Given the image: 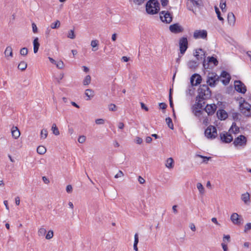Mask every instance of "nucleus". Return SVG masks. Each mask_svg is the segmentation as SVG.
<instances>
[{
    "instance_id": "1",
    "label": "nucleus",
    "mask_w": 251,
    "mask_h": 251,
    "mask_svg": "<svg viewBox=\"0 0 251 251\" xmlns=\"http://www.w3.org/2000/svg\"><path fill=\"white\" fill-rule=\"evenodd\" d=\"M159 3L156 0H150L146 4V11L149 14H155L160 9Z\"/></svg>"
},
{
    "instance_id": "2",
    "label": "nucleus",
    "mask_w": 251,
    "mask_h": 251,
    "mask_svg": "<svg viewBox=\"0 0 251 251\" xmlns=\"http://www.w3.org/2000/svg\"><path fill=\"white\" fill-rule=\"evenodd\" d=\"M187 6L189 10L196 14L197 10H199L202 6L201 0H188Z\"/></svg>"
},
{
    "instance_id": "3",
    "label": "nucleus",
    "mask_w": 251,
    "mask_h": 251,
    "mask_svg": "<svg viewBox=\"0 0 251 251\" xmlns=\"http://www.w3.org/2000/svg\"><path fill=\"white\" fill-rule=\"evenodd\" d=\"M198 96L201 99H206L210 98L211 96V92L206 85H201L198 89Z\"/></svg>"
},
{
    "instance_id": "4",
    "label": "nucleus",
    "mask_w": 251,
    "mask_h": 251,
    "mask_svg": "<svg viewBox=\"0 0 251 251\" xmlns=\"http://www.w3.org/2000/svg\"><path fill=\"white\" fill-rule=\"evenodd\" d=\"M240 109L241 113L245 116H251V105L244 100L243 102H240Z\"/></svg>"
},
{
    "instance_id": "5",
    "label": "nucleus",
    "mask_w": 251,
    "mask_h": 251,
    "mask_svg": "<svg viewBox=\"0 0 251 251\" xmlns=\"http://www.w3.org/2000/svg\"><path fill=\"white\" fill-rule=\"evenodd\" d=\"M204 134L208 139H215L217 136V129L214 126H210L205 129Z\"/></svg>"
},
{
    "instance_id": "6",
    "label": "nucleus",
    "mask_w": 251,
    "mask_h": 251,
    "mask_svg": "<svg viewBox=\"0 0 251 251\" xmlns=\"http://www.w3.org/2000/svg\"><path fill=\"white\" fill-rule=\"evenodd\" d=\"M193 37L195 39H202L207 40V32L204 29L196 30L193 33Z\"/></svg>"
},
{
    "instance_id": "7",
    "label": "nucleus",
    "mask_w": 251,
    "mask_h": 251,
    "mask_svg": "<svg viewBox=\"0 0 251 251\" xmlns=\"http://www.w3.org/2000/svg\"><path fill=\"white\" fill-rule=\"evenodd\" d=\"M180 53L183 55L188 48V40L186 37H182L179 40Z\"/></svg>"
},
{
    "instance_id": "8",
    "label": "nucleus",
    "mask_w": 251,
    "mask_h": 251,
    "mask_svg": "<svg viewBox=\"0 0 251 251\" xmlns=\"http://www.w3.org/2000/svg\"><path fill=\"white\" fill-rule=\"evenodd\" d=\"M195 56L196 57L197 61H203V67L205 68V51L201 49L196 50Z\"/></svg>"
},
{
    "instance_id": "9",
    "label": "nucleus",
    "mask_w": 251,
    "mask_h": 251,
    "mask_svg": "<svg viewBox=\"0 0 251 251\" xmlns=\"http://www.w3.org/2000/svg\"><path fill=\"white\" fill-rule=\"evenodd\" d=\"M219 81L218 76L213 74H209L207 75L206 82L211 87L215 86L216 82Z\"/></svg>"
},
{
    "instance_id": "10",
    "label": "nucleus",
    "mask_w": 251,
    "mask_h": 251,
    "mask_svg": "<svg viewBox=\"0 0 251 251\" xmlns=\"http://www.w3.org/2000/svg\"><path fill=\"white\" fill-rule=\"evenodd\" d=\"M247 140L244 135H239L234 139L233 144L235 147L245 146L247 144Z\"/></svg>"
},
{
    "instance_id": "11",
    "label": "nucleus",
    "mask_w": 251,
    "mask_h": 251,
    "mask_svg": "<svg viewBox=\"0 0 251 251\" xmlns=\"http://www.w3.org/2000/svg\"><path fill=\"white\" fill-rule=\"evenodd\" d=\"M160 18L163 22L166 23H170L172 21V16L171 14L164 11L160 13Z\"/></svg>"
},
{
    "instance_id": "12",
    "label": "nucleus",
    "mask_w": 251,
    "mask_h": 251,
    "mask_svg": "<svg viewBox=\"0 0 251 251\" xmlns=\"http://www.w3.org/2000/svg\"><path fill=\"white\" fill-rule=\"evenodd\" d=\"M234 87L237 92L243 94L245 93L247 90L245 85L240 80L234 82Z\"/></svg>"
},
{
    "instance_id": "13",
    "label": "nucleus",
    "mask_w": 251,
    "mask_h": 251,
    "mask_svg": "<svg viewBox=\"0 0 251 251\" xmlns=\"http://www.w3.org/2000/svg\"><path fill=\"white\" fill-rule=\"evenodd\" d=\"M230 220L233 224L236 225H240L242 224L243 219L236 213H233L230 216Z\"/></svg>"
},
{
    "instance_id": "14",
    "label": "nucleus",
    "mask_w": 251,
    "mask_h": 251,
    "mask_svg": "<svg viewBox=\"0 0 251 251\" xmlns=\"http://www.w3.org/2000/svg\"><path fill=\"white\" fill-rule=\"evenodd\" d=\"M221 140L225 143H230L233 140L232 135L227 132H223L220 134Z\"/></svg>"
},
{
    "instance_id": "15",
    "label": "nucleus",
    "mask_w": 251,
    "mask_h": 251,
    "mask_svg": "<svg viewBox=\"0 0 251 251\" xmlns=\"http://www.w3.org/2000/svg\"><path fill=\"white\" fill-rule=\"evenodd\" d=\"M190 81L192 85L197 86L201 82V76L199 74H194L191 76Z\"/></svg>"
},
{
    "instance_id": "16",
    "label": "nucleus",
    "mask_w": 251,
    "mask_h": 251,
    "mask_svg": "<svg viewBox=\"0 0 251 251\" xmlns=\"http://www.w3.org/2000/svg\"><path fill=\"white\" fill-rule=\"evenodd\" d=\"M217 109V106L215 104H207L204 110L208 115H212Z\"/></svg>"
},
{
    "instance_id": "17",
    "label": "nucleus",
    "mask_w": 251,
    "mask_h": 251,
    "mask_svg": "<svg viewBox=\"0 0 251 251\" xmlns=\"http://www.w3.org/2000/svg\"><path fill=\"white\" fill-rule=\"evenodd\" d=\"M221 77L224 78V79L222 80V82L225 85L227 84L230 80V75L226 71H223L221 75Z\"/></svg>"
},
{
    "instance_id": "18",
    "label": "nucleus",
    "mask_w": 251,
    "mask_h": 251,
    "mask_svg": "<svg viewBox=\"0 0 251 251\" xmlns=\"http://www.w3.org/2000/svg\"><path fill=\"white\" fill-rule=\"evenodd\" d=\"M169 29L172 32L177 33L182 31V29L178 24H173L170 26Z\"/></svg>"
},
{
    "instance_id": "19",
    "label": "nucleus",
    "mask_w": 251,
    "mask_h": 251,
    "mask_svg": "<svg viewBox=\"0 0 251 251\" xmlns=\"http://www.w3.org/2000/svg\"><path fill=\"white\" fill-rule=\"evenodd\" d=\"M218 118L221 120H224L227 118V114L226 111L223 109L218 110L217 112Z\"/></svg>"
},
{
    "instance_id": "20",
    "label": "nucleus",
    "mask_w": 251,
    "mask_h": 251,
    "mask_svg": "<svg viewBox=\"0 0 251 251\" xmlns=\"http://www.w3.org/2000/svg\"><path fill=\"white\" fill-rule=\"evenodd\" d=\"M241 199L246 204H249L250 203V195L248 192L242 194L241 196Z\"/></svg>"
},
{
    "instance_id": "21",
    "label": "nucleus",
    "mask_w": 251,
    "mask_h": 251,
    "mask_svg": "<svg viewBox=\"0 0 251 251\" xmlns=\"http://www.w3.org/2000/svg\"><path fill=\"white\" fill-rule=\"evenodd\" d=\"M174 160L172 157L168 158L165 161L166 167L170 170H171L174 168Z\"/></svg>"
},
{
    "instance_id": "22",
    "label": "nucleus",
    "mask_w": 251,
    "mask_h": 251,
    "mask_svg": "<svg viewBox=\"0 0 251 251\" xmlns=\"http://www.w3.org/2000/svg\"><path fill=\"white\" fill-rule=\"evenodd\" d=\"M227 21L228 24L231 25H234L236 21L235 16L233 13H229L227 15Z\"/></svg>"
},
{
    "instance_id": "23",
    "label": "nucleus",
    "mask_w": 251,
    "mask_h": 251,
    "mask_svg": "<svg viewBox=\"0 0 251 251\" xmlns=\"http://www.w3.org/2000/svg\"><path fill=\"white\" fill-rule=\"evenodd\" d=\"M11 133L12 137L16 139L20 136V131L17 126H13L11 128Z\"/></svg>"
},
{
    "instance_id": "24",
    "label": "nucleus",
    "mask_w": 251,
    "mask_h": 251,
    "mask_svg": "<svg viewBox=\"0 0 251 251\" xmlns=\"http://www.w3.org/2000/svg\"><path fill=\"white\" fill-rule=\"evenodd\" d=\"M12 48L10 46L7 47L5 51H4V54L5 57L9 59L10 58H11L13 57V51H12Z\"/></svg>"
},
{
    "instance_id": "25",
    "label": "nucleus",
    "mask_w": 251,
    "mask_h": 251,
    "mask_svg": "<svg viewBox=\"0 0 251 251\" xmlns=\"http://www.w3.org/2000/svg\"><path fill=\"white\" fill-rule=\"evenodd\" d=\"M38 40L39 39L38 37H36L33 40V51L35 53L37 52L40 46Z\"/></svg>"
},
{
    "instance_id": "26",
    "label": "nucleus",
    "mask_w": 251,
    "mask_h": 251,
    "mask_svg": "<svg viewBox=\"0 0 251 251\" xmlns=\"http://www.w3.org/2000/svg\"><path fill=\"white\" fill-rule=\"evenodd\" d=\"M239 130V127L236 126V124L235 123H233L229 131L231 133L236 134L238 133Z\"/></svg>"
},
{
    "instance_id": "27",
    "label": "nucleus",
    "mask_w": 251,
    "mask_h": 251,
    "mask_svg": "<svg viewBox=\"0 0 251 251\" xmlns=\"http://www.w3.org/2000/svg\"><path fill=\"white\" fill-rule=\"evenodd\" d=\"M199 65L198 61L196 60H190L188 63V66L190 69H195Z\"/></svg>"
},
{
    "instance_id": "28",
    "label": "nucleus",
    "mask_w": 251,
    "mask_h": 251,
    "mask_svg": "<svg viewBox=\"0 0 251 251\" xmlns=\"http://www.w3.org/2000/svg\"><path fill=\"white\" fill-rule=\"evenodd\" d=\"M85 95L88 98L87 100H89L94 96V92L91 89H86L85 91Z\"/></svg>"
},
{
    "instance_id": "29",
    "label": "nucleus",
    "mask_w": 251,
    "mask_h": 251,
    "mask_svg": "<svg viewBox=\"0 0 251 251\" xmlns=\"http://www.w3.org/2000/svg\"><path fill=\"white\" fill-rule=\"evenodd\" d=\"M37 152L40 154H44L46 152V148L43 146H39L37 149Z\"/></svg>"
},
{
    "instance_id": "30",
    "label": "nucleus",
    "mask_w": 251,
    "mask_h": 251,
    "mask_svg": "<svg viewBox=\"0 0 251 251\" xmlns=\"http://www.w3.org/2000/svg\"><path fill=\"white\" fill-rule=\"evenodd\" d=\"M51 130L52 133L56 136L59 135L60 134L59 131L56 126L55 124H53L51 127Z\"/></svg>"
},
{
    "instance_id": "31",
    "label": "nucleus",
    "mask_w": 251,
    "mask_h": 251,
    "mask_svg": "<svg viewBox=\"0 0 251 251\" xmlns=\"http://www.w3.org/2000/svg\"><path fill=\"white\" fill-rule=\"evenodd\" d=\"M138 241H139L138 235L137 233H136L134 235V245H133V249H134V250H135V251H138L137 244L138 243Z\"/></svg>"
},
{
    "instance_id": "32",
    "label": "nucleus",
    "mask_w": 251,
    "mask_h": 251,
    "mask_svg": "<svg viewBox=\"0 0 251 251\" xmlns=\"http://www.w3.org/2000/svg\"><path fill=\"white\" fill-rule=\"evenodd\" d=\"M98 41L97 40H92L91 43V45L92 47V50L95 51L98 50L96 47L98 46Z\"/></svg>"
},
{
    "instance_id": "33",
    "label": "nucleus",
    "mask_w": 251,
    "mask_h": 251,
    "mask_svg": "<svg viewBox=\"0 0 251 251\" xmlns=\"http://www.w3.org/2000/svg\"><path fill=\"white\" fill-rule=\"evenodd\" d=\"M46 233V230L43 227H40L38 231V235L40 237H44Z\"/></svg>"
},
{
    "instance_id": "34",
    "label": "nucleus",
    "mask_w": 251,
    "mask_h": 251,
    "mask_svg": "<svg viewBox=\"0 0 251 251\" xmlns=\"http://www.w3.org/2000/svg\"><path fill=\"white\" fill-rule=\"evenodd\" d=\"M18 67L19 69L24 71L26 68L27 64L25 61H22L19 63Z\"/></svg>"
},
{
    "instance_id": "35",
    "label": "nucleus",
    "mask_w": 251,
    "mask_h": 251,
    "mask_svg": "<svg viewBox=\"0 0 251 251\" xmlns=\"http://www.w3.org/2000/svg\"><path fill=\"white\" fill-rule=\"evenodd\" d=\"M60 26V22L58 20H56L54 23H52L50 25V27L52 29L58 28Z\"/></svg>"
},
{
    "instance_id": "36",
    "label": "nucleus",
    "mask_w": 251,
    "mask_h": 251,
    "mask_svg": "<svg viewBox=\"0 0 251 251\" xmlns=\"http://www.w3.org/2000/svg\"><path fill=\"white\" fill-rule=\"evenodd\" d=\"M197 187L199 190L200 193L203 194L204 193V188L201 183H198L197 184Z\"/></svg>"
},
{
    "instance_id": "37",
    "label": "nucleus",
    "mask_w": 251,
    "mask_h": 251,
    "mask_svg": "<svg viewBox=\"0 0 251 251\" xmlns=\"http://www.w3.org/2000/svg\"><path fill=\"white\" fill-rule=\"evenodd\" d=\"M166 123L169 128L173 129L174 128V125L172 119L170 117L166 119Z\"/></svg>"
},
{
    "instance_id": "38",
    "label": "nucleus",
    "mask_w": 251,
    "mask_h": 251,
    "mask_svg": "<svg viewBox=\"0 0 251 251\" xmlns=\"http://www.w3.org/2000/svg\"><path fill=\"white\" fill-rule=\"evenodd\" d=\"M208 59V62L209 63H213L215 65H217L218 63V61H217V59L215 57L212 56V57H208L207 58Z\"/></svg>"
},
{
    "instance_id": "39",
    "label": "nucleus",
    "mask_w": 251,
    "mask_h": 251,
    "mask_svg": "<svg viewBox=\"0 0 251 251\" xmlns=\"http://www.w3.org/2000/svg\"><path fill=\"white\" fill-rule=\"evenodd\" d=\"M55 65L56 67L59 69H62L64 67V64L62 60H59L56 62Z\"/></svg>"
},
{
    "instance_id": "40",
    "label": "nucleus",
    "mask_w": 251,
    "mask_h": 251,
    "mask_svg": "<svg viewBox=\"0 0 251 251\" xmlns=\"http://www.w3.org/2000/svg\"><path fill=\"white\" fill-rule=\"evenodd\" d=\"M48 131L47 129H43L41 131V138H42V139H45L47 138V136H48Z\"/></svg>"
},
{
    "instance_id": "41",
    "label": "nucleus",
    "mask_w": 251,
    "mask_h": 251,
    "mask_svg": "<svg viewBox=\"0 0 251 251\" xmlns=\"http://www.w3.org/2000/svg\"><path fill=\"white\" fill-rule=\"evenodd\" d=\"M108 108L109 111H116L117 110L116 105L114 104L111 103L108 105Z\"/></svg>"
},
{
    "instance_id": "42",
    "label": "nucleus",
    "mask_w": 251,
    "mask_h": 251,
    "mask_svg": "<svg viewBox=\"0 0 251 251\" xmlns=\"http://www.w3.org/2000/svg\"><path fill=\"white\" fill-rule=\"evenodd\" d=\"M53 236V231L52 230H50L48 231V233L46 235V239L50 240L51 239Z\"/></svg>"
},
{
    "instance_id": "43",
    "label": "nucleus",
    "mask_w": 251,
    "mask_h": 251,
    "mask_svg": "<svg viewBox=\"0 0 251 251\" xmlns=\"http://www.w3.org/2000/svg\"><path fill=\"white\" fill-rule=\"evenodd\" d=\"M215 12H216V14L217 15V17H218V19L220 21H221L223 22L224 20L223 18V17H222L221 16V13H220V11L219 9L217 7H215Z\"/></svg>"
},
{
    "instance_id": "44",
    "label": "nucleus",
    "mask_w": 251,
    "mask_h": 251,
    "mask_svg": "<svg viewBox=\"0 0 251 251\" xmlns=\"http://www.w3.org/2000/svg\"><path fill=\"white\" fill-rule=\"evenodd\" d=\"M91 82V76L89 75H87L83 80V84L84 85H88Z\"/></svg>"
},
{
    "instance_id": "45",
    "label": "nucleus",
    "mask_w": 251,
    "mask_h": 251,
    "mask_svg": "<svg viewBox=\"0 0 251 251\" xmlns=\"http://www.w3.org/2000/svg\"><path fill=\"white\" fill-rule=\"evenodd\" d=\"M220 8L222 9V11H226V2L225 0H221L220 2Z\"/></svg>"
},
{
    "instance_id": "46",
    "label": "nucleus",
    "mask_w": 251,
    "mask_h": 251,
    "mask_svg": "<svg viewBox=\"0 0 251 251\" xmlns=\"http://www.w3.org/2000/svg\"><path fill=\"white\" fill-rule=\"evenodd\" d=\"M67 37L70 39H75V35L74 33V30H70L69 31L68 34L67 35Z\"/></svg>"
},
{
    "instance_id": "47",
    "label": "nucleus",
    "mask_w": 251,
    "mask_h": 251,
    "mask_svg": "<svg viewBox=\"0 0 251 251\" xmlns=\"http://www.w3.org/2000/svg\"><path fill=\"white\" fill-rule=\"evenodd\" d=\"M28 53V50L26 48H23L20 50V54L22 55H26Z\"/></svg>"
},
{
    "instance_id": "48",
    "label": "nucleus",
    "mask_w": 251,
    "mask_h": 251,
    "mask_svg": "<svg viewBox=\"0 0 251 251\" xmlns=\"http://www.w3.org/2000/svg\"><path fill=\"white\" fill-rule=\"evenodd\" d=\"M86 140V137L84 135L80 136L78 139V142L80 143H83Z\"/></svg>"
},
{
    "instance_id": "49",
    "label": "nucleus",
    "mask_w": 251,
    "mask_h": 251,
    "mask_svg": "<svg viewBox=\"0 0 251 251\" xmlns=\"http://www.w3.org/2000/svg\"><path fill=\"white\" fill-rule=\"evenodd\" d=\"M124 176L123 172L122 171H119L118 173L114 177L115 178H118L119 177H121Z\"/></svg>"
},
{
    "instance_id": "50",
    "label": "nucleus",
    "mask_w": 251,
    "mask_h": 251,
    "mask_svg": "<svg viewBox=\"0 0 251 251\" xmlns=\"http://www.w3.org/2000/svg\"><path fill=\"white\" fill-rule=\"evenodd\" d=\"M146 0H133V2L136 5H141Z\"/></svg>"
},
{
    "instance_id": "51",
    "label": "nucleus",
    "mask_w": 251,
    "mask_h": 251,
    "mask_svg": "<svg viewBox=\"0 0 251 251\" xmlns=\"http://www.w3.org/2000/svg\"><path fill=\"white\" fill-rule=\"evenodd\" d=\"M95 123L97 125H103L104 123V120L102 119H98L96 120Z\"/></svg>"
},
{
    "instance_id": "52",
    "label": "nucleus",
    "mask_w": 251,
    "mask_h": 251,
    "mask_svg": "<svg viewBox=\"0 0 251 251\" xmlns=\"http://www.w3.org/2000/svg\"><path fill=\"white\" fill-rule=\"evenodd\" d=\"M32 31L34 33H36L38 32V28L34 23L32 24Z\"/></svg>"
},
{
    "instance_id": "53",
    "label": "nucleus",
    "mask_w": 251,
    "mask_h": 251,
    "mask_svg": "<svg viewBox=\"0 0 251 251\" xmlns=\"http://www.w3.org/2000/svg\"><path fill=\"white\" fill-rule=\"evenodd\" d=\"M171 89L170 90V95H169V102H170V106L173 108V100H172V97L171 96Z\"/></svg>"
},
{
    "instance_id": "54",
    "label": "nucleus",
    "mask_w": 251,
    "mask_h": 251,
    "mask_svg": "<svg viewBox=\"0 0 251 251\" xmlns=\"http://www.w3.org/2000/svg\"><path fill=\"white\" fill-rule=\"evenodd\" d=\"M251 229V223H248L245 226L244 231L245 232H247L248 230Z\"/></svg>"
},
{
    "instance_id": "55",
    "label": "nucleus",
    "mask_w": 251,
    "mask_h": 251,
    "mask_svg": "<svg viewBox=\"0 0 251 251\" xmlns=\"http://www.w3.org/2000/svg\"><path fill=\"white\" fill-rule=\"evenodd\" d=\"M66 191L68 193H71L72 192V191H73V187H72V185H68L67 186V187H66Z\"/></svg>"
},
{
    "instance_id": "56",
    "label": "nucleus",
    "mask_w": 251,
    "mask_h": 251,
    "mask_svg": "<svg viewBox=\"0 0 251 251\" xmlns=\"http://www.w3.org/2000/svg\"><path fill=\"white\" fill-rule=\"evenodd\" d=\"M198 156L201 158H203V162L205 163H207V162L211 158V157H207L206 156H202L201 155H199Z\"/></svg>"
},
{
    "instance_id": "57",
    "label": "nucleus",
    "mask_w": 251,
    "mask_h": 251,
    "mask_svg": "<svg viewBox=\"0 0 251 251\" xmlns=\"http://www.w3.org/2000/svg\"><path fill=\"white\" fill-rule=\"evenodd\" d=\"M135 142L137 144H141L143 142V140L141 138L137 137L135 139Z\"/></svg>"
},
{
    "instance_id": "58",
    "label": "nucleus",
    "mask_w": 251,
    "mask_h": 251,
    "mask_svg": "<svg viewBox=\"0 0 251 251\" xmlns=\"http://www.w3.org/2000/svg\"><path fill=\"white\" fill-rule=\"evenodd\" d=\"M159 107L160 109H165L167 107V105L163 102H161L159 103Z\"/></svg>"
},
{
    "instance_id": "59",
    "label": "nucleus",
    "mask_w": 251,
    "mask_h": 251,
    "mask_svg": "<svg viewBox=\"0 0 251 251\" xmlns=\"http://www.w3.org/2000/svg\"><path fill=\"white\" fill-rule=\"evenodd\" d=\"M138 180L140 184H144L145 182V180L141 176L138 177Z\"/></svg>"
},
{
    "instance_id": "60",
    "label": "nucleus",
    "mask_w": 251,
    "mask_h": 251,
    "mask_svg": "<svg viewBox=\"0 0 251 251\" xmlns=\"http://www.w3.org/2000/svg\"><path fill=\"white\" fill-rule=\"evenodd\" d=\"M211 221L214 223L215 224H216V225H218V226H220V224L218 223L217 219L215 217H213L211 219Z\"/></svg>"
},
{
    "instance_id": "61",
    "label": "nucleus",
    "mask_w": 251,
    "mask_h": 251,
    "mask_svg": "<svg viewBox=\"0 0 251 251\" xmlns=\"http://www.w3.org/2000/svg\"><path fill=\"white\" fill-rule=\"evenodd\" d=\"M161 4L163 6H165L167 5L168 0H161Z\"/></svg>"
},
{
    "instance_id": "62",
    "label": "nucleus",
    "mask_w": 251,
    "mask_h": 251,
    "mask_svg": "<svg viewBox=\"0 0 251 251\" xmlns=\"http://www.w3.org/2000/svg\"><path fill=\"white\" fill-rule=\"evenodd\" d=\"M229 239L230 236L229 235H224L223 240L224 241H227V242H228L229 241Z\"/></svg>"
},
{
    "instance_id": "63",
    "label": "nucleus",
    "mask_w": 251,
    "mask_h": 251,
    "mask_svg": "<svg viewBox=\"0 0 251 251\" xmlns=\"http://www.w3.org/2000/svg\"><path fill=\"white\" fill-rule=\"evenodd\" d=\"M20 203V199L19 197H17L15 198V203L17 205H19Z\"/></svg>"
},
{
    "instance_id": "64",
    "label": "nucleus",
    "mask_w": 251,
    "mask_h": 251,
    "mask_svg": "<svg viewBox=\"0 0 251 251\" xmlns=\"http://www.w3.org/2000/svg\"><path fill=\"white\" fill-rule=\"evenodd\" d=\"M152 141V138L150 136H148L146 138V142L147 143H150Z\"/></svg>"
}]
</instances>
